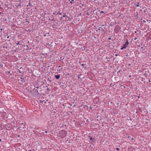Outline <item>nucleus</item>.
<instances>
[{"mask_svg": "<svg viewBox=\"0 0 151 151\" xmlns=\"http://www.w3.org/2000/svg\"><path fill=\"white\" fill-rule=\"evenodd\" d=\"M60 75H56L55 76V78L57 79H58L60 78Z\"/></svg>", "mask_w": 151, "mask_h": 151, "instance_id": "nucleus-7", "label": "nucleus"}, {"mask_svg": "<svg viewBox=\"0 0 151 151\" xmlns=\"http://www.w3.org/2000/svg\"><path fill=\"white\" fill-rule=\"evenodd\" d=\"M129 44V42L128 40L127 41L125 42V43L124 44L123 46V48H126L128 46V45Z\"/></svg>", "mask_w": 151, "mask_h": 151, "instance_id": "nucleus-2", "label": "nucleus"}, {"mask_svg": "<svg viewBox=\"0 0 151 151\" xmlns=\"http://www.w3.org/2000/svg\"><path fill=\"white\" fill-rule=\"evenodd\" d=\"M1 9V5H0V9Z\"/></svg>", "mask_w": 151, "mask_h": 151, "instance_id": "nucleus-33", "label": "nucleus"}, {"mask_svg": "<svg viewBox=\"0 0 151 151\" xmlns=\"http://www.w3.org/2000/svg\"><path fill=\"white\" fill-rule=\"evenodd\" d=\"M150 22H151V20H150Z\"/></svg>", "mask_w": 151, "mask_h": 151, "instance_id": "nucleus-42", "label": "nucleus"}, {"mask_svg": "<svg viewBox=\"0 0 151 151\" xmlns=\"http://www.w3.org/2000/svg\"><path fill=\"white\" fill-rule=\"evenodd\" d=\"M139 3L138 2L137 4V5H136V6L137 7H139Z\"/></svg>", "mask_w": 151, "mask_h": 151, "instance_id": "nucleus-15", "label": "nucleus"}, {"mask_svg": "<svg viewBox=\"0 0 151 151\" xmlns=\"http://www.w3.org/2000/svg\"><path fill=\"white\" fill-rule=\"evenodd\" d=\"M32 5V4H30V3H29V5H27V6H31Z\"/></svg>", "mask_w": 151, "mask_h": 151, "instance_id": "nucleus-17", "label": "nucleus"}, {"mask_svg": "<svg viewBox=\"0 0 151 151\" xmlns=\"http://www.w3.org/2000/svg\"><path fill=\"white\" fill-rule=\"evenodd\" d=\"M115 55L116 56H117V54H116Z\"/></svg>", "mask_w": 151, "mask_h": 151, "instance_id": "nucleus-31", "label": "nucleus"}, {"mask_svg": "<svg viewBox=\"0 0 151 151\" xmlns=\"http://www.w3.org/2000/svg\"><path fill=\"white\" fill-rule=\"evenodd\" d=\"M137 39V38H134V40H135Z\"/></svg>", "mask_w": 151, "mask_h": 151, "instance_id": "nucleus-29", "label": "nucleus"}, {"mask_svg": "<svg viewBox=\"0 0 151 151\" xmlns=\"http://www.w3.org/2000/svg\"><path fill=\"white\" fill-rule=\"evenodd\" d=\"M9 38V36H8L7 37V38L8 39V38Z\"/></svg>", "mask_w": 151, "mask_h": 151, "instance_id": "nucleus-28", "label": "nucleus"}, {"mask_svg": "<svg viewBox=\"0 0 151 151\" xmlns=\"http://www.w3.org/2000/svg\"><path fill=\"white\" fill-rule=\"evenodd\" d=\"M102 27H99L98 29L99 30H102Z\"/></svg>", "mask_w": 151, "mask_h": 151, "instance_id": "nucleus-9", "label": "nucleus"}, {"mask_svg": "<svg viewBox=\"0 0 151 151\" xmlns=\"http://www.w3.org/2000/svg\"><path fill=\"white\" fill-rule=\"evenodd\" d=\"M53 14L54 15H58L60 14L61 15H62V13L61 12H60V11H59L58 12H54L53 13Z\"/></svg>", "mask_w": 151, "mask_h": 151, "instance_id": "nucleus-3", "label": "nucleus"}, {"mask_svg": "<svg viewBox=\"0 0 151 151\" xmlns=\"http://www.w3.org/2000/svg\"><path fill=\"white\" fill-rule=\"evenodd\" d=\"M123 49H124V48H123V47L121 48V50H123Z\"/></svg>", "mask_w": 151, "mask_h": 151, "instance_id": "nucleus-20", "label": "nucleus"}, {"mask_svg": "<svg viewBox=\"0 0 151 151\" xmlns=\"http://www.w3.org/2000/svg\"><path fill=\"white\" fill-rule=\"evenodd\" d=\"M46 103V101H45V104Z\"/></svg>", "mask_w": 151, "mask_h": 151, "instance_id": "nucleus-40", "label": "nucleus"}, {"mask_svg": "<svg viewBox=\"0 0 151 151\" xmlns=\"http://www.w3.org/2000/svg\"><path fill=\"white\" fill-rule=\"evenodd\" d=\"M128 137L129 138V139H130V138H131V137H130L129 136H128Z\"/></svg>", "mask_w": 151, "mask_h": 151, "instance_id": "nucleus-21", "label": "nucleus"}, {"mask_svg": "<svg viewBox=\"0 0 151 151\" xmlns=\"http://www.w3.org/2000/svg\"><path fill=\"white\" fill-rule=\"evenodd\" d=\"M20 79H21V80H20V81L21 82V83H20L21 84H23V83H24L25 80L23 78H22V77L20 78ZM19 80H20L19 79L18 81H19Z\"/></svg>", "mask_w": 151, "mask_h": 151, "instance_id": "nucleus-4", "label": "nucleus"}, {"mask_svg": "<svg viewBox=\"0 0 151 151\" xmlns=\"http://www.w3.org/2000/svg\"><path fill=\"white\" fill-rule=\"evenodd\" d=\"M0 66L2 67L3 66V64L2 63H0Z\"/></svg>", "mask_w": 151, "mask_h": 151, "instance_id": "nucleus-11", "label": "nucleus"}, {"mask_svg": "<svg viewBox=\"0 0 151 151\" xmlns=\"http://www.w3.org/2000/svg\"><path fill=\"white\" fill-rule=\"evenodd\" d=\"M1 139H0V141H1Z\"/></svg>", "mask_w": 151, "mask_h": 151, "instance_id": "nucleus-35", "label": "nucleus"}, {"mask_svg": "<svg viewBox=\"0 0 151 151\" xmlns=\"http://www.w3.org/2000/svg\"><path fill=\"white\" fill-rule=\"evenodd\" d=\"M17 43H16V45H18L19 44V42H18L17 41Z\"/></svg>", "mask_w": 151, "mask_h": 151, "instance_id": "nucleus-14", "label": "nucleus"}, {"mask_svg": "<svg viewBox=\"0 0 151 151\" xmlns=\"http://www.w3.org/2000/svg\"><path fill=\"white\" fill-rule=\"evenodd\" d=\"M19 73H21V72H20V70H19Z\"/></svg>", "mask_w": 151, "mask_h": 151, "instance_id": "nucleus-32", "label": "nucleus"}, {"mask_svg": "<svg viewBox=\"0 0 151 151\" xmlns=\"http://www.w3.org/2000/svg\"><path fill=\"white\" fill-rule=\"evenodd\" d=\"M81 75V74H79V75H78V78H80V76Z\"/></svg>", "mask_w": 151, "mask_h": 151, "instance_id": "nucleus-13", "label": "nucleus"}, {"mask_svg": "<svg viewBox=\"0 0 151 151\" xmlns=\"http://www.w3.org/2000/svg\"><path fill=\"white\" fill-rule=\"evenodd\" d=\"M121 28L119 27H116L115 29V30H116L117 32H119V30Z\"/></svg>", "mask_w": 151, "mask_h": 151, "instance_id": "nucleus-5", "label": "nucleus"}, {"mask_svg": "<svg viewBox=\"0 0 151 151\" xmlns=\"http://www.w3.org/2000/svg\"><path fill=\"white\" fill-rule=\"evenodd\" d=\"M143 22H146V21L145 20H143Z\"/></svg>", "mask_w": 151, "mask_h": 151, "instance_id": "nucleus-27", "label": "nucleus"}, {"mask_svg": "<svg viewBox=\"0 0 151 151\" xmlns=\"http://www.w3.org/2000/svg\"><path fill=\"white\" fill-rule=\"evenodd\" d=\"M7 127H8V129H9V128H10V125L9 124H8L7 125Z\"/></svg>", "mask_w": 151, "mask_h": 151, "instance_id": "nucleus-10", "label": "nucleus"}, {"mask_svg": "<svg viewBox=\"0 0 151 151\" xmlns=\"http://www.w3.org/2000/svg\"><path fill=\"white\" fill-rule=\"evenodd\" d=\"M86 64H82V66H83V67H85V68H86V67L85 66V65H86Z\"/></svg>", "mask_w": 151, "mask_h": 151, "instance_id": "nucleus-8", "label": "nucleus"}, {"mask_svg": "<svg viewBox=\"0 0 151 151\" xmlns=\"http://www.w3.org/2000/svg\"><path fill=\"white\" fill-rule=\"evenodd\" d=\"M136 32H136V31H135V32H134V33H136Z\"/></svg>", "mask_w": 151, "mask_h": 151, "instance_id": "nucleus-30", "label": "nucleus"}, {"mask_svg": "<svg viewBox=\"0 0 151 151\" xmlns=\"http://www.w3.org/2000/svg\"><path fill=\"white\" fill-rule=\"evenodd\" d=\"M8 73H10V71H9V72H8Z\"/></svg>", "mask_w": 151, "mask_h": 151, "instance_id": "nucleus-39", "label": "nucleus"}, {"mask_svg": "<svg viewBox=\"0 0 151 151\" xmlns=\"http://www.w3.org/2000/svg\"><path fill=\"white\" fill-rule=\"evenodd\" d=\"M59 135L62 138L65 137L66 135V131L63 130L60 131L59 132Z\"/></svg>", "mask_w": 151, "mask_h": 151, "instance_id": "nucleus-1", "label": "nucleus"}, {"mask_svg": "<svg viewBox=\"0 0 151 151\" xmlns=\"http://www.w3.org/2000/svg\"><path fill=\"white\" fill-rule=\"evenodd\" d=\"M86 107H88V106H87V105H86Z\"/></svg>", "mask_w": 151, "mask_h": 151, "instance_id": "nucleus-38", "label": "nucleus"}, {"mask_svg": "<svg viewBox=\"0 0 151 151\" xmlns=\"http://www.w3.org/2000/svg\"><path fill=\"white\" fill-rule=\"evenodd\" d=\"M29 151H31V150H29Z\"/></svg>", "mask_w": 151, "mask_h": 151, "instance_id": "nucleus-41", "label": "nucleus"}, {"mask_svg": "<svg viewBox=\"0 0 151 151\" xmlns=\"http://www.w3.org/2000/svg\"><path fill=\"white\" fill-rule=\"evenodd\" d=\"M150 79L149 80V82H150Z\"/></svg>", "mask_w": 151, "mask_h": 151, "instance_id": "nucleus-25", "label": "nucleus"}, {"mask_svg": "<svg viewBox=\"0 0 151 151\" xmlns=\"http://www.w3.org/2000/svg\"><path fill=\"white\" fill-rule=\"evenodd\" d=\"M45 133H47V131H45Z\"/></svg>", "mask_w": 151, "mask_h": 151, "instance_id": "nucleus-26", "label": "nucleus"}, {"mask_svg": "<svg viewBox=\"0 0 151 151\" xmlns=\"http://www.w3.org/2000/svg\"><path fill=\"white\" fill-rule=\"evenodd\" d=\"M109 40H111V38H110V37H109Z\"/></svg>", "mask_w": 151, "mask_h": 151, "instance_id": "nucleus-24", "label": "nucleus"}, {"mask_svg": "<svg viewBox=\"0 0 151 151\" xmlns=\"http://www.w3.org/2000/svg\"><path fill=\"white\" fill-rule=\"evenodd\" d=\"M104 13V12L103 11H101V12H100V13L101 14V13Z\"/></svg>", "mask_w": 151, "mask_h": 151, "instance_id": "nucleus-19", "label": "nucleus"}, {"mask_svg": "<svg viewBox=\"0 0 151 151\" xmlns=\"http://www.w3.org/2000/svg\"><path fill=\"white\" fill-rule=\"evenodd\" d=\"M71 1H71L70 2V3H71V4H72L73 3L72 2V1H74V0H71Z\"/></svg>", "mask_w": 151, "mask_h": 151, "instance_id": "nucleus-12", "label": "nucleus"}, {"mask_svg": "<svg viewBox=\"0 0 151 151\" xmlns=\"http://www.w3.org/2000/svg\"><path fill=\"white\" fill-rule=\"evenodd\" d=\"M47 90H49V89L48 88H47Z\"/></svg>", "mask_w": 151, "mask_h": 151, "instance_id": "nucleus-36", "label": "nucleus"}, {"mask_svg": "<svg viewBox=\"0 0 151 151\" xmlns=\"http://www.w3.org/2000/svg\"><path fill=\"white\" fill-rule=\"evenodd\" d=\"M119 149L118 148H116V150L118 151L119 150Z\"/></svg>", "mask_w": 151, "mask_h": 151, "instance_id": "nucleus-18", "label": "nucleus"}, {"mask_svg": "<svg viewBox=\"0 0 151 151\" xmlns=\"http://www.w3.org/2000/svg\"><path fill=\"white\" fill-rule=\"evenodd\" d=\"M25 123H22L21 124L22 125H23L24 126H25Z\"/></svg>", "mask_w": 151, "mask_h": 151, "instance_id": "nucleus-16", "label": "nucleus"}, {"mask_svg": "<svg viewBox=\"0 0 151 151\" xmlns=\"http://www.w3.org/2000/svg\"><path fill=\"white\" fill-rule=\"evenodd\" d=\"M42 133H43V134H44V133L43 132H42Z\"/></svg>", "mask_w": 151, "mask_h": 151, "instance_id": "nucleus-37", "label": "nucleus"}, {"mask_svg": "<svg viewBox=\"0 0 151 151\" xmlns=\"http://www.w3.org/2000/svg\"><path fill=\"white\" fill-rule=\"evenodd\" d=\"M53 20H54V19H52V21H53Z\"/></svg>", "mask_w": 151, "mask_h": 151, "instance_id": "nucleus-34", "label": "nucleus"}, {"mask_svg": "<svg viewBox=\"0 0 151 151\" xmlns=\"http://www.w3.org/2000/svg\"><path fill=\"white\" fill-rule=\"evenodd\" d=\"M66 15H64L63 16V17H65Z\"/></svg>", "mask_w": 151, "mask_h": 151, "instance_id": "nucleus-23", "label": "nucleus"}, {"mask_svg": "<svg viewBox=\"0 0 151 151\" xmlns=\"http://www.w3.org/2000/svg\"><path fill=\"white\" fill-rule=\"evenodd\" d=\"M89 137L90 138V140H91L92 141H95V138H92L91 136H89Z\"/></svg>", "mask_w": 151, "mask_h": 151, "instance_id": "nucleus-6", "label": "nucleus"}, {"mask_svg": "<svg viewBox=\"0 0 151 151\" xmlns=\"http://www.w3.org/2000/svg\"><path fill=\"white\" fill-rule=\"evenodd\" d=\"M131 139L132 140H133L134 139V138L133 137L131 138Z\"/></svg>", "mask_w": 151, "mask_h": 151, "instance_id": "nucleus-22", "label": "nucleus"}]
</instances>
